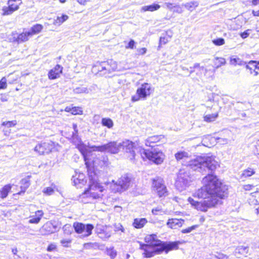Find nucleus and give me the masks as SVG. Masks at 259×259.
Instances as JSON below:
<instances>
[{
	"mask_svg": "<svg viewBox=\"0 0 259 259\" xmlns=\"http://www.w3.org/2000/svg\"><path fill=\"white\" fill-rule=\"evenodd\" d=\"M215 65H216L217 68H218L222 65H225L226 64V60L224 58H215Z\"/></svg>",
	"mask_w": 259,
	"mask_h": 259,
	"instance_id": "37",
	"label": "nucleus"
},
{
	"mask_svg": "<svg viewBox=\"0 0 259 259\" xmlns=\"http://www.w3.org/2000/svg\"><path fill=\"white\" fill-rule=\"evenodd\" d=\"M160 8V5L156 4H153L151 5L146 6L142 8L144 11H151L153 12L158 10Z\"/></svg>",
	"mask_w": 259,
	"mask_h": 259,
	"instance_id": "31",
	"label": "nucleus"
},
{
	"mask_svg": "<svg viewBox=\"0 0 259 259\" xmlns=\"http://www.w3.org/2000/svg\"><path fill=\"white\" fill-rule=\"evenodd\" d=\"M56 248V246L54 244H51L48 246L47 248V250L48 251H52L54 250Z\"/></svg>",
	"mask_w": 259,
	"mask_h": 259,
	"instance_id": "61",
	"label": "nucleus"
},
{
	"mask_svg": "<svg viewBox=\"0 0 259 259\" xmlns=\"http://www.w3.org/2000/svg\"><path fill=\"white\" fill-rule=\"evenodd\" d=\"M230 63L234 66H236L237 65L240 66H243L246 64V62L242 61L241 59L238 57H232L230 58Z\"/></svg>",
	"mask_w": 259,
	"mask_h": 259,
	"instance_id": "27",
	"label": "nucleus"
},
{
	"mask_svg": "<svg viewBox=\"0 0 259 259\" xmlns=\"http://www.w3.org/2000/svg\"><path fill=\"white\" fill-rule=\"evenodd\" d=\"M11 186L10 185H6L3 188L2 191H0V197L2 198H6L9 192L11 189Z\"/></svg>",
	"mask_w": 259,
	"mask_h": 259,
	"instance_id": "29",
	"label": "nucleus"
},
{
	"mask_svg": "<svg viewBox=\"0 0 259 259\" xmlns=\"http://www.w3.org/2000/svg\"><path fill=\"white\" fill-rule=\"evenodd\" d=\"M131 184V178L125 174L118 179L117 181H112L111 184V189L114 193L122 192L126 190Z\"/></svg>",
	"mask_w": 259,
	"mask_h": 259,
	"instance_id": "6",
	"label": "nucleus"
},
{
	"mask_svg": "<svg viewBox=\"0 0 259 259\" xmlns=\"http://www.w3.org/2000/svg\"><path fill=\"white\" fill-rule=\"evenodd\" d=\"M71 112L72 114H79L82 113V110L80 108L73 107Z\"/></svg>",
	"mask_w": 259,
	"mask_h": 259,
	"instance_id": "53",
	"label": "nucleus"
},
{
	"mask_svg": "<svg viewBox=\"0 0 259 259\" xmlns=\"http://www.w3.org/2000/svg\"><path fill=\"white\" fill-rule=\"evenodd\" d=\"M97 89V86L95 84L91 85L89 88H87L88 94L95 93Z\"/></svg>",
	"mask_w": 259,
	"mask_h": 259,
	"instance_id": "49",
	"label": "nucleus"
},
{
	"mask_svg": "<svg viewBox=\"0 0 259 259\" xmlns=\"http://www.w3.org/2000/svg\"><path fill=\"white\" fill-rule=\"evenodd\" d=\"M161 136H153L149 137L145 142V145L147 146L153 147V145L151 144L156 143L160 141Z\"/></svg>",
	"mask_w": 259,
	"mask_h": 259,
	"instance_id": "21",
	"label": "nucleus"
},
{
	"mask_svg": "<svg viewBox=\"0 0 259 259\" xmlns=\"http://www.w3.org/2000/svg\"><path fill=\"white\" fill-rule=\"evenodd\" d=\"M73 128L74 130V132L72 133V137L73 138H76L77 137V134H78V130H77V126L76 124L73 123Z\"/></svg>",
	"mask_w": 259,
	"mask_h": 259,
	"instance_id": "55",
	"label": "nucleus"
},
{
	"mask_svg": "<svg viewBox=\"0 0 259 259\" xmlns=\"http://www.w3.org/2000/svg\"><path fill=\"white\" fill-rule=\"evenodd\" d=\"M183 6L187 10L190 12L194 11L199 6V2L196 1H193L185 4H183Z\"/></svg>",
	"mask_w": 259,
	"mask_h": 259,
	"instance_id": "19",
	"label": "nucleus"
},
{
	"mask_svg": "<svg viewBox=\"0 0 259 259\" xmlns=\"http://www.w3.org/2000/svg\"><path fill=\"white\" fill-rule=\"evenodd\" d=\"M168 38H170V36L169 35L168 36H161L159 39V45L166 44L169 41Z\"/></svg>",
	"mask_w": 259,
	"mask_h": 259,
	"instance_id": "42",
	"label": "nucleus"
},
{
	"mask_svg": "<svg viewBox=\"0 0 259 259\" xmlns=\"http://www.w3.org/2000/svg\"><path fill=\"white\" fill-rule=\"evenodd\" d=\"M154 91L152 86L148 83H144L138 88L136 95L132 97L133 102H137L140 100H145Z\"/></svg>",
	"mask_w": 259,
	"mask_h": 259,
	"instance_id": "7",
	"label": "nucleus"
},
{
	"mask_svg": "<svg viewBox=\"0 0 259 259\" xmlns=\"http://www.w3.org/2000/svg\"><path fill=\"white\" fill-rule=\"evenodd\" d=\"M63 229L65 233L69 234L71 233L72 228L70 225H65L64 226Z\"/></svg>",
	"mask_w": 259,
	"mask_h": 259,
	"instance_id": "54",
	"label": "nucleus"
},
{
	"mask_svg": "<svg viewBox=\"0 0 259 259\" xmlns=\"http://www.w3.org/2000/svg\"><path fill=\"white\" fill-rule=\"evenodd\" d=\"M183 7L184 6H182V5H175V6H174V8L175 9L173 10V12L178 14H182L184 12Z\"/></svg>",
	"mask_w": 259,
	"mask_h": 259,
	"instance_id": "41",
	"label": "nucleus"
},
{
	"mask_svg": "<svg viewBox=\"0 0 259 259\" xmlns=\"http://www.w3.org/2000/svg\"><path fill=\"white\" fill-rule=\"evenodd\" d=\"M251 248L252 249L259 248V242H253L251 244Z\"/></svg>",
	"mask_w": 259,
	"mask_h": 259,
	"instance_id": "62",
	"label": "nucleus"
},
{
	"mask_svg": "<svg viewBox=\"0 0 259 259\" xmlns=\"http://www.w3.org/2000/svg\"><path fill=\"white\" fill-rule=\"evenodd\" d=\"M246 68H251L254 70H259V61H250L247 64H245Z\"/></svg>",
	"mask_w": 259,
	"mask_h": 259,
	"instance_id": "32",
	"label": "nucleus"
},
{
	"mask_svg": "<svg viewBox=\"0 0 259 259\" xmlns=\"http://www.w3.org/2000/svg\"><path fill=\"white\" fill-rule=\"evenodd\" d=\"M72 181L77 188H81L87 183V180L85 179V176L83 173L76 172L75 175L72 176Z\"/></svg>",
	"mask_w": 259,
	"mask_h": 259,
	"instance_id": "11",
	"label": "nucleus"
},
{
	"mask_svg": "<svg viewBox=\"0 0 259 259\" xmlns=\"http://www.w3.org/2000/svg\"><path fill=\"white\" fill-rule=\"evenodd\" d=\"M73 227L75 232L77 234H81V236L88 237L92 233V230L94 229V226L92 224H88L84 225L81 223H74Z\"/></svg>",
	"mask_w": 259,
	"mask_h": 259,
	"instance_id": "8",
	"label": "nucleus"
},
{
	"mask_svg": "<svg viewBox=\"0 0 259 259\" xmlns=\"http://www.w3.org/2000/svg\"><path fill=\"white\" fill-rule=\"evenodd\" d=\"M57 230V226L54 225L51 222H47L40 229L42 235H45L55 232Z\"/></svg>",
	"mask_w": 259,
	"mask_h": 259,
	"instance_id": "13",
	"label": "nucleus"
},
{
	"mask_svg": "<svg viewBox=\"0 0 259 259\" xmlns=\"http://www.w3.org/2000/svg\"><path fill=\"white\" fill-rule=\"evenodd\" d=\"M184 223L183 219H170L167 222V225L169 228L172 229H177L182 226Z\"/></svg>",
	"mask_w": 259,
	"mask_h": 259,
	"instance_id": "15",
	"label": "nucleus"
},
{
	"mask_svg": "<svg viewBox=\"0 0 259 259\" xmlns=\"http://www.w3.org/2000/svg\"><path fill=\"white\" fill-rule=\"evenodd\" d=\"M21 188L23 192H24L26 190V189L29 187V186L30 185L29 178H24V179H22L21 181Z\"/></svg>",
	"mask_w": 259,
	"mask_h": 259,
	"instance_id": "34",
	"label": "nucleus"
},
{
	"mask_svg": "<svg viewBox=\"0 0 259 259\" xmlns=\"http://www.w3.org/2000/svg\"><path fill=\"white\" fill-rule=\"evenodd\" d=\"M214 256L217 259H229L227 255L222 253L217 252V254L214 255Z\"/></svg>",
	"mask_w": 259,
	"mask_h": 259,
	"instance_id": "52",
	"label": "nucleus"
},
{
	"mask_svg": "<svg viewBox=\"0 0 259 259\" xmlns=\"http://www.w3.org/2000/svg\"><path fill=\"white\" fill-rule=\"evenodd\" d=\"M165 6L166 7V8L170 10H172V9L174 8V4H172V3H165L164 4Z\"/></svg>",
	"mask_w": 259,
	"mask_h": 259,
	"instance_id": "60",
	"label": "nucleus"
},
{
	"mask_svg": "<svg viewBox=\"0 0 259 259\" xmlns=\"http://www.w3.org/2000/svg\"><path fill=\"white\" fill-rule=\"evenodd\" d=\"M102 62H101L100 64V65L98 66V70L99 72H103L102 74H103V73L105 72V69H102Z\"/></svg>",
	"mask_w": 259,
	"mask_h": 259,
	"instance_id": "63",
	"label": "nucleus"
},
{
	"mask_svg": "<svg viewBox=\"0 0 259 259\" xmlns=\"http://www.w3.org/2000/svg\"><path fill=\"white\" fill-rule=\"evenodd\" d=\"M15 11L12 9L10 7H5L3 9V15H9L12 14Z\"/></svg>",
	"mask_w": 259,
	"mask_h": 259,
	"instance_id": "39",
	"label": "nucleus"
},
{
	"mask_svg": "<svg viewBox=\"0 0 259 259\" xmlns=\"http://www.w3.org/2000/svg\"><path fill=\"white\" fill-rule=\"evenodd\" d=\"M89 187L80 195V198H87V200H82L84 203H89L92 200L101 198L103 194L102 193L105 190L103 186L98 183V178L96 173L88 169Z\"/></svg>",
	"mask_w": 259,
	"mask_h": 259,
	"instance_id": "4",
	"label": "nucleus"
},
{
	"mask_svg": "<svg viewBox=\"0 0 259 259\" xmlns=\"http://www.w3.org/2000/svg\"><path fill=\"white\" fill-rule=\"evenodd\" d=\"M42 192L46 195L49 196L52 195L54 193V190L52 187H47L44 188Z\"/></svg>",
	"mask_w": 259,
	"mask_h": 259,
	"instance_id": "44",
	"label": "nucleus"
},
{
	"mask_svg": "<svg viewBox=\"0 0 259 259\" xmlns=\"http://www.w3.org/2000/svg\"><path fill=\"white\" fill-rule=\"evenodd\" d=\"M30 36H31L30 35V33H29V31L23 32L17 36L15 39V41L18 43H21L27 41L29 37Z\"/></svg>",
	"mask_w": 259,
	"mask_h": 259,
	"instance_id": "18",
	"label": "nucleus"
},
{
	"mask_svg": "<svg viewBox=\"0 0 259 259\" xmlns=\"http://www.w3.org/2000/svg\"><path fill=\"white\" fill-rule=\"evenodd\" d=\"M212 42L216 46H222L225 44V40L223 38H219L213 40Z\"/></svg>",
	"mask_w": 259,
	"mask_h": 259,
	"instance_id": "47",
	"label": "nucleus"
},
{
	"mask_svg": "<svg viewBox=\"0 0 259 259\" xmlns=\"http://www.w3.org/2000/svg\"><path fill=\"white\" fill-rule=\"evenodd\" d=\"M44 213L42 210H37L35 212V217H32L29 220V223L31 224H38L42 217Z\"/></svg>",
	"mask_w": 259,
	"mask_h": 259,
	"instance_id": "23",
	"label": "nucleus"
},
{
	"mask_svg": "<svg viewBox=\"0 0 259 259\" xmlns=\"http://www.w3.org/2000/svg\"><path fill=\"white\" fill-rule=\"evenodd\" d=\"M147 244H140V248L144 251L143 254L147 258L151 257L163 252L167 253L169 251L177 250L182 243L180 241L164 242L157 239L155 234L147 235L145 238Z\"/></svg>",
	"mask_w": 259,
	"mask_h": 259,
	"instance_id": "2",
	"label": "nucleus"
},
{
	"mask_svg": "<svg viewBox=\"0 0 259 259\" xmlns=\"http://www.w3.org/2000/svg\"><path fill=\"white\" fill-rule=\"evenodd\" d=\"M135 42L133 39H131L128 43V45L125 47L126 49H133L135 47Z\"/></svg>",
	"mask_w": 259,
	"mask_h": 259,
	"instance_id": "56",
	"label": "nucleus"
},
{
	"mask_svg": "<svg viewBox=\"0 0 259 259\" xmlns=\"http://www.w3.org/2000/svg\"><path fill=\"white\" fill-rule=\"evenodd\" d=\"M63 67L60 65H57L53 69H51L48 73V77L50 79H54L60 76L62 72Z\"/></svg>",
	"mask_w": 259,
	"mask_h": 259,
	"instance_id": "16",
	"label": "nucleus"
},
{
	"mask_svg": "<svg viewBox=\"0 0 259 259\" xmlns=\"http://www.w3.org/2000/svg\"><path fill=\"white\" fill-rule=\"evenodd\" d=\"M254 197L256 198V202L259 203V192H256L255 193Z\"/></svg>",
	"mask_w": 259,
	"mask_h": 259,
	"instance_id": "64",
	"label": "nucleus"
},
{
	"mask_svg": "<svg viewBox=\"0 0 259 259\" xmlns=\"http://www.w3.org/2000/svg\"><path fill=\"white\" fill-rule=\"evenodd\" d=\"M17 124L16 120L9 121L3 122L2 125L4 126H7L8 127H11L14 126Z\"/></svg>",
	"mask_w": 259,
	"mask_h": 259,
	"instance_id": "43",
	"label": "nucleus"
},
{
	"mask_svg": "<svg viewBox=\"0 0 259 259\" xmlns=\"http://www.w3.org/2000/svg\"><path fill=\"white\" fill-rule=\"evenodd\" d=\"M101 123L103 126H106L108 128H111L114 125L112 120L110 118H103Z\"/></svg>",
	"mask_w": 259,
	"mask_h": 259,
	"instance_id": "28",
	"label": "nucleus"
},
{
	"mask_svg": "<svg viewBox=\"0 0 259 259\" xmlns=\"http://www.w3.org/2000/svg\"><path fill=\"white\" fill-rule=\"evenodd\" d=\"M51 148L52 145L48 143L44 142L37 144L34 148V151L39 155H43L45 153H49L51 151Z\"/></svg>",
	"mask_w": 259,
	"mask_h": 259,
	"instance_id": "14",
	"label": "nucleus"
},
{
	"mask_svg": "<svg viewBox=\"0 0 259 259\" xmlns=\"http://www.w3.org/2000/svg\"><path fill=\"white\" fill-rule=\"evenodd\" d=\"M21 4V0H9L8 2L9 7L14 11L18 10Z\"/></svg>",
	"mask_w": 259,
	"mask_h": 259,
	"instance_id": "26",
	"label": "nucleus"
},
{
	"mask_svg": "<svg viewBox=\"0 0 259 259\" xmlns=\"http://www.w3.org/2000/svg\"><path fill=\"white\" fill-rule=\"evenodd\" d=\"M107 253L108 255H110L111 258H114L116 255V251L113 247L107 249Z\"/></svg>",
	"mask_w": 259,
	"mask_h": 259,
	"instance_id": "45",
	"label": "nucleus"
},
{
	"mask_svg": "<svg viewBox=\"0 0 259 259\" xmlns=\"http://www.w3.org/2000/svg\"><path fill=\"white\" fill-rule=\"evenodd\" d=\"M198 227V225H193V226L188 227V228H186L185 229H183L181 231V232L183 234L189 233H190L191 232H192V231L195 230Z\"/></svg>",
	"mask_w": 259,
	"mask_h": 259,
	"instance_id": "40",
	"label": "nucleus"
},
{
	"mask_svg": "<svg viewBox=\"0 0 259 259\" xmlns=\"http://www.w3.org/2000/svg\"><path fill=\"white\" fill-rule=\"evenodd\" d=\"M215 140L217 143L220 144L224 145L228 143V139L225 138H217Z\"/></svg>",
	"mask_w": 259,
	"mask_h": 259,
	"instance_id": "50",
	"label": "nucleus"
},
{
	"mask_svg": "<svg viewBox=\"0 0 259 259\" xmlns=\"http://www.w3.org/2000/svg\"><path fill=\"white\" fill-rule=\"evenodd\" d=\"M42 29V26L41 25L36 24L32 27L31 29L28 31L30 33V35L32 36L33 35L40 32Z\"/></svg>",
	"mask_w": 259,
	"mask_h": 259,
	"instance_id": "30",
	"label": "nucleus"
},
{
	"mask_svg": "<svg viewBox=\"0 0 259 259\" xmlns=\"http://www.w3.org/2000/svg\"><path fill=\"white\" fill-rule=\"evenodd\" d=\"M175 156L177 161L186 160L189 158V153L185 151H179L175 154Z\"/></svg>",
	"mask_w": 259,
	"mask_h": 259,
	"instance_id": "25",
	"label": "nucleus"
},
{
	"mask_svg": "<svg viewBox=\"0 0 259 259\" xmlns=\"http://www.w3.org/2000/svg\"><path fill=\"white\" fill-rule=\"evenodd\" d=\"M78 149L81 153L82 155L83 156L84 161H85V164L87 165V160L88 159V150L87 148L83 145H80L78 147ZM88 166V165H87Z\"/></svg>",
	"mask_w": 259,
	"mask_h": 259,
	"instance_id": "33",
	"label": "nucleus"
},
{
	"mask_svg": "<svg viewBox=\"0 0 259 259\" xmlns=\"http://www.w3.org/2000/svg\"><path fill=\"white\" fill-rule=\"evenodd\" d=\"M161 209L159 207H157L155 208H153L152 210V212L153 214L156 215L158 213V212L161 211Z\"/></svg>",
	"mask_w": 259,
	"mask_h": 259,
	"instance_id": "59",
	"label": "nucleus"
},
{
	"mask_svg": "<svg viewBox=\"0 0 259 259\" xmlns=\"http://www.w3.org/2000/svg\"><path fill=\"white\" fill-rule=\"evenodd\" d=\"M248 252V247L247 246H238L234 251V254L238 257V254L246 255Z\"/></svg>",
	"mask_w": 259,
	"mask_h": 259,
	"instance_id": "22",
	"label": "nucleus"
},
{
	"mask_svg": "<svg viewBox=\"0 0 259 259\" xmlns=\"http://www.w3.org/2000/svg\"><path fill=\"white\" fill-rule=\"evenodd\" d=\"M96 233L99 238L106 240L111 237L112 228L110 226L97 225L96 227Z\"/></svg>",
	"mask_w": 259,
	"mask_h": 259,
	"instance_id": "9",
	"label": "nucleus"
},
{
	"mask_svg": "<svg viewBox=\"0 0 259 259\" xmlns=\"http://www.w3.org/2000/svg\"><path fill=\"white\" fill-rule=\"evenodd\" d=\"M134 153L136 154L135 160L139 158L143 160L147 159L156 164L162 163L165 157L163 152L157 149H152L151 150H146L141 147L138 146L137 144H136Z\"/></svg>",
	"mask_w": 259,
	"mask_h": 259,
	"instance_id": "5",
	"label": "nucleus"
},
{
	"mask_svg": "<svg viewBox=\"0 0 259 259\" xmlns=\"http://www.w3.org/2000/svg\"><path fill=\"white\" fill-rule=\"evenodd\" d=\"M196 68H200L201 69H203L204 67H200V64L199 63H195L193 66L190 67L189 76L194 72V70Z\"/></svg>",
	"mask_w": 259,
	"mask_h": 259,
	"instance_id": "46",
	"label": "nucleus"
},
{
	"mask_svg": "<svg viewBox=\"0 0 259 259\" xmlns=\"http://www.w3.org/2000/svg\"><path fill=\"white\" fill-rule=\"evenodd\" d=\"M85 247L87 249H99L101 250H104L105 248V245L102 244H100L97 242H90L85 244Z\"/></svg>",
	"mask_w": 259,
	"mask_h": 259,
	"instance_id": "20",
	"label": "nucleus"
},
{
	"mask_svg": "<svg viewBox=\"0 0 259 259\" xmlns=\"http://www.w3.org/2000/svg\"><path fill=\"white\" fill-rule=\"evenodd\" d=\"M218 113H213L210 114L206 115L204 117V120L206 122H210L214 121L218 117Z\"/></svg>",
	"mask_w": 259,
	"mask_h": 259,
	"instance_id": "35",
	"label": "nucleus"
},
{
	"mask_svg": "<svg viewBox=\"0 0 259 259\" xmlns=\"http://www.w3.org/2000/svg\"><path fill=\"white\" fill-rule=\"evenodd\" d=\"M7 87V80L6 78L4 77L0 80V90L5 89Z\"/></svg>",
	"mask_w": 259,
	"mask_h": 259,
	"instance_id": "48",
	"label": "nucleus"
},
{
	"mask_svg": "<svg viewBox=\"0 0 259 259\" xmlns=\"http://www.w3.org/2000/svg\"><path fill=\"white\" fill-rule=\"evenodd\" d=\"M255 171L253 169L251 168H248L246 169L243 170V173L242 174V177H249L254 174Z\"/></svg>",
	"mask_w": 259,
	"mask_h": 259,
	"instance_id": "36",
	"label": "nucleus"
},
{
	"mask_svg": "<svg viewBox=\"0 0 259 259\" xmlns=\"http://www.w3.org/2000/svg\"><path fill=\"white\" fill-rule=\"evenodd\" d=\"M71 242V240L69 239H63L61 240V244L64 247H67L68 244Z\"/></svg>",
	"mask_w": 259,
	"mask_h": 259,
	"instance_id": "57",
	"label": "nucleus"
},
{
	"mask_svg": "<svg viewBox=\"0 0 259 259\" xmlns=\"http://www.w3.org/2000/svg\"><path fill=\"white\" fill-rule=\"evenodd\" d=\"M137 51L139 55H144L146 53L147 49L145 48H143L138 49Z\"/></svg>",
	"mask_w": 259,
	"mask_h": 259,
	"instance_id": "58",
	"label": "nucleus"
},
{
	"mask_svg": "<svg viewBox=\"0 0 259 259\" xmlns=\"http://www.w3.org/2000/svg\"><path fill=\"white\" fill-rule=\"evenodd\" d=\"M68 16L67 15L63 14L61 16H57L56 19L53 21V24L56 26H60L63 22L68 19Z\"/></svg>",
	"mask_w": 259,
	"mask_h": 259,
	"instance_id": "24",
	"label": "nucleus"
},
{
	"mask_svg": "<svg viewBox=\"0 0 259 259\" xmlns=\"http://www.w3.org/2000/svg\"><path fill=\"white\" fill-rule=\"evenodd\" d=\"M147 223V220L145 218H136L134 220L133 226L137 229L143 228Z\"/></svg>",
	"mask_w": 259,
	"mask_h": 259,
	"instance_id": "17",
	"label": "nucleus"
},
{
	"mask_svg": "<svg viewBox=\"0 0 259 259\" xmlns=\"http://www.w3.org/2000/svg\"><path fill=\"white\" fill-rule=\"evenodd\" d=\"M87 88L85 87H77L73 90L74 94H88Z\"/></svg>",
	"mask_w": 259,
	"mask_h": 259,
	"instance_id": "38",
	"label": "nucleus"
},
{
	"mask_svg": "<svg viewBox=\"0 0 259 259\" xmlns=\"http://www.w3.org/2000/svg\"><path fill=\"white\" fill-rule=\"evenodd\" d=\"M153 186L159 197H165L168 195L166 186L162 179L157 178L153 180Z\"/></svg>",
	"mask_w": 259,
	"mask_h": 259,
	"instance_id": "10",
	"label": "nucleus"
},
{
	"mask_svg": "<svg viewBox=\"0 0 259 259\" xmlns=\"http://www.w3.org/2000/svg\"><path fill=\"white\" fill-rule=\"evenodd\" d=\"M136 144L129 140L123 141L122 143L117 142H110L107 144L101 146H94L92 147L94 151L106 152L111 154H116L122 148L124 152L125 156L130 160L135 159L134 153Z\"/></svg>",
	"mask_w": 259,
	"mask_h": 259,
	"instance_id": "3",
	"label": "nucleus"
},
{
	"mask_svg": "<svg viewBox=\"0 0 259 259\" xmlns=\"http://www.w3.org/2000/svg\"><path fill=\"white\" fill-rule=\"evenodd\" d=\"M251 32V29H247V30H245V31H244L243 32L241 33L240 36L243 39L246 38L249 35Z\"/></svg>",
	"mask_w": 259,
	"mask_h": 259,
	"instance_id": "51",
	"label": "nucleus"
},
{
	"mask_svg": "<svg viewBox=\"0 0 259 259\" xmlns=\"http://www.w3.org/2000/svg\"><path fill=\"white\" fill-rule=\"evenodd\" d=\"M217 165L218 162L212 156H198L190 160L186 167L180 169L178 174L175 186L178 190L182 191L192 181L190 169L203 174L208 173L202 180L204 186L193 194L194 197L202 200L197 201L191 197L188 199V202L198 210L206 211L209 208L221 204L222 199L228 197V186L223 184L216 176L209 174L214 171Z\"/></svg>",
	"mask_w": 259,
	"mask_h": 259,
	"instance_id": "1",
	"label": "nucleus"
},
{
	"mask_svg": "<svg viewBox=\"0 0 259 259\" xmlns=\"http://www.w3.org/2000/svg\"><path fill=\"white\" fill-rule=\"evenodd\" d=\"M102 69H105V72L103 73V74L105 75L116 70L117 69V65L115 61L110 60L102 62Z\"/></svg>",
	"mask_w": 259,
	"mask_h": 259,
	"instance_id": "12",
	"label": "nucleus"
}]
</instances>
